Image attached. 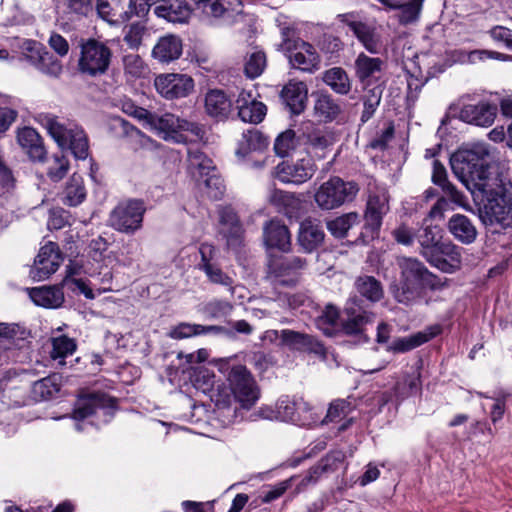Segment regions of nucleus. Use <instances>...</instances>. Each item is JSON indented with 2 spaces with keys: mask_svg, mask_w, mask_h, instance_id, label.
I'll return each instance as SVG.
<instances>
[{
  "mask_svg": "<svg viewBox=\"0 0 512 512\" xmlns=\"http://www.w3.org/2000/svg\"><path fill=\"white\" fill-rule=\"evenodd\" d=\"M35 119L61 148H65L67 139L78 126L52 113H39Z\"/></svg>",
  "mask_w": 512,
  "mask_h": 512,
  "instance_id": "6ab92c4d",
  "label": "nucleus"
},
{
  "mask_svg": "<svg viewBox=\"0 0 512 512\" xmlns=\"http://www.w3.org/2000/svg\"><path fill=\"white\" fill-rule=\"evenodd\" d=\"M124 70L132 77L139 78L143 76L147 67L138 54H127L123 57Z\"/></svg>",
  "mask_w": 512,
  "mask_h": 512,
  "instance_id": "680f3d73",
  "label": "nucleus"
},
{
  "mask_svg": "<svg viewBox=\"0 0 512 512\" xmlns=\"http://www.w3.org/2000/svg\"><path fill=\"white\" fill-rule=\"evenodd\" d=\"M267 64L266 54L261 50L253 51L247 54L244 72L248 78L255 79L260 76Z\"/></svg>",
  "mask_w": 512,
  "mask_h": 512,
  "instance_id": "864d4df0",
  "label": "nucleus"
},
{
  "mask_svg": "<svg viewBox=\"0 0 512 512\" xmlns=\"http://www.w3.org/2000/svg\"><path fill=\"white\" fill-rule=\"evenodd\" d=\"M358 192L357 183L344 181L335 176L320 185L315 192L314 200L322 210H332L353 201Z\"/></svg>",
  "mask_w": 512,
  "mask_h": 512,
  "instance_id": "1a4fd4ad",
  "label": "nucleus"
},
{
  "mask_svg": "<svg viewBox=\"0 0 512 512\" xmlns=\"http://www.w3.org/2000/svg\"><path fill=\"white\" fill-rule=\"evenodd\" d=\"M183 43L179 36L167 34L158 39L152 49V57L160 63H170L182 55Z\"/></svg>",
  "mask_w": 512,
  "mask_h": 512,
  "instance_id": "a878e982",
  "label": "nucleus"
},
{
  "mask_svg": "<svg viewBox=\"0 0 512 512\" xmlns=\"http://www.w3.org/2000/svg\"><path fill=\"white\" fill-rule=\"evenodd\" d=\"M149 11L147 3L134 0H97L98 15L114 25L123 24L133 16L144 17Z\"/></svg>",
  "mask_w": 512,
  "mask_h": 512,
  "instance_id": "9b49d317",
  "label": "nucleus"
},
{
  "mask_svg": "<svg viewBox=\"0 0 512 512\" xmlns=\"http://www.w3.org/2000/svg\"><path fill=\"white\" fill-rule=\"evenodd\" d=\"M218 215L219 233L226 239L227 246L231 248L240 246L244 229L235 209L230 205L220 206Z\"/></svg>",
  "mask_w": 512,
  "mask_h": 512,
  "instance_id": "f3484780",
  "label": "nucleus"
},
{
  "mask_svg": "<svg viewBox=\"0 0 512 512\" xmlns=\"http://www.w3.org/2000/svg\"><path fill=\"white\" fill-rule=\"evenodd\" d=\"M30 299L44 308H58L64 302V293L59 286H41L27 288Z\"/></svg>",
  "mask_w": 512,
  "mask_h": 512,
  "instance_id": "2f4dec72",
  "label": "nucleus"
},
{
  "mask_svg": "<svg viewBox=\"0 0 512 512\" xmlns=\"http://www.w3.org/2000/svg\"><path fill=\"white\" fill-rule=\"evenodd\" d=\"M202 325L200 324H191L182 322L171 328L168 333V336L172 339H184L192 336L201 335Z\"/></svg>",
  "mask_w": 512,
  "mask_h": 512,
  "instance_id": "e2e57ef3",
  "label": "nucleus"
},
{
  "mask_svg": "<svg viewBox=\"0 0 512 512\" xmlns=\"http://www.w3.org/2000/svg\"><path fill=\"white\" fill-rule=\"evenodd\" d=\"M357 212H349L327 222L328 231L336 238H343L355 224L359 223Z\"/></svg>",
  "mask_w": 512,
  "mask_h": 512,
  "instance_id": "a18cd8bd",
  "label": "nucleus"
},
{
  "mask_svg": "<svg viewBox=\"0 0 512 512\" xmlns=\"http://www.w3.org/2000/svg\"><path fill=\"white\" fill-rule=\"evenodd\" d=\"M498 107L489 101H480L477 104H465L458 113V118L468 124L489 127L497 116Z\"/></svg>",
  "mask_w": 512,
  "mask_h": 512,
  "instance_id": "dca6fc26",
  "label": "nucleus"
},
{
  "mask_svg": "<svg viewBox=\"0 0 512 512\" xmlns=\"http://www.w3.org/2000/svg\"><path fill=\"white\" fill-rule=\"evenodd\" d=\"M280 35L277 50L284 53L291 67L307 73H314L320 68L318 52L312 44L302 40L293 27H281Z\"/></svg>",
  "mask_w": 512,
  "mask_h": 512,
  "instance_id": "39448f33",
  "label": "nucleus"
},
{
  "mask_svg": "<svg viewBox=\"0 0 512 512\" xmlns=\"http://www.w3.org/2000/svg\"><path fill=\"white\" fill-rule=\"evenodd\" d=\"M115 405V400L109 395L105 393H92L77 400L73 411V418L81 421L99 413L111 417Z\"/></svg>",
  "mask_w": 512,
  "mask_h": 512,
  "instance_id": "4468645a",
  "label": "nucleus"
},
{
  "mask_svg": "<svg viewBox=\"0 0 512 512\" xmlns=\"http://www.w3.org/2000/svg\"><path fill=\"white\" fill-rule=\"evenodd\" d=\"M264 242L269 248L288 252L291 248V235L286 225L279 220H271L264 226Z\"/></svg>",
  "mask_w": 512,
  "mask_h": 512,
  "instance_id": "c85d7f7f",
  "label": "nucleus"
},
{
  "mask_svg": "<svg viewBox=\"0 0 512 512\" xmlns=\"http://www.w3.org/2000/svg\"><path fill=\"white\" fill-rule=\"evenodd\" d=\"M155 88L166 99H177L188 96L194 88L193 79L186 74H162L156 77Z\"/></svg>",
  "mask_w": 512,
  "mask_h": 512,
  "instance_id": "2eb2a0df",
  "label": "nucleus"
},
{
  "mask_svg": "<svg viewBox=\"0 0 512 512\" xmlns=\"http://www.w3.org/2000/svg\"><path fill=\"white\" fill-rule=\"evenodd\" d=\"M389 10H399L397 15L401 25H408L418 20L424 0H408L402 3L399 0H378Z\"/></svg>",
  "mask_w": 512,
  "mask_h": 512,
  "instance_id": "473e14b6",
  "label": "nucleus"
},
{
  "mask_svg": "<svg viewBox=\"0 0 512 512\" xmlns=\"http://www.w3.org/2000/svg\"><path fill=\"white\" fill-rule=\"evenodd\" d=\"M145 211L146 206L142 200L122 201L110 212L108 224L118 232L133 234L141 228Z\"/></svg>",
  "mask_w": 512,
  "mask_h": 512,
  "instance_id": "9d476101",
  "label": "nucleus"
},
{
  "mask_svg": "<svg viewBox=\"0 0 512 512\" xmlns=\"http://www.w3.org/2000/svg\"><path fill=\"white\" fill-rule=\"evenodd\" d=\"M473 197L483 202L480 219L486 226L512 227V184L504 183L500 178L489 184H482V189Z\"/></svg>",
  "mask_w": 512,
  "mask_h": 512,
  "instance_id": "20e7f679",
  "label": "nucleus"
},
{
  "mask_svg": "<svg viewBox=\"0 0 512 512\" xmlns=\"http://www.w3.org/2000/svg\"><path fill=\"white\" fill-rule=\"evenodd\" d=\"M354 288L358 295L350 296L344 307L346 319L342 328L348 335L362 334L364 327L374 322L375 314L369 309L370 304L384 297L381 282L370 275L358 276Z\"/></svg>",
  "mask_w": 512,
  "mask_h": 512,
  "instance_id": "f257e3e1",
  "label": "nucleus"
},
{
  "mask_svg": "<svg viewBox=\"0 0 512 512\" xmlns=\"http://www.w3.org/2000/svg\"><path fill=\"white\" fill-rule=\"evenodd\" d=\"M324 231L315 220L306 219L300 223L297 241L299 246L307 253L317 249L324 241Z\"/></svg>",
  "mask_w": 512,
  "mask_h": 512,
  "instance_id": "cd10ccee",
  "label": "nucleus"
},
{
  "mask_svg": "<svg viewBox=\"0 0 512 512\" xmlns=\"http://www.w3.org/2000/svg\"><path fill=\"white\" fill-rule=\"evenodd\" d=\"M32 389L35 397L45 400L57 393L59 386L56 383L55 377L49 376L34 382Z\"/></svg>",
  "mask_w": 512,
  "mask_h": 512,
  "instance_id": "bf43d9fd",
  "label": "nucleus"
},
{
  "mask_svg": "<svg viewBox=\"0 0 512 512\" xmlns=\"http://www.w3.org/2000/svg\"><path fill=\"white\" fill-rule=\"evenodd\" d=\"M26 330L15 323L0 322V347L5 350L17 345V341L24 340Z\"/></svg>",
  "mask_w": 512,
  "mask_h": 512,
  "instance_id": "49530a36",
  "label": "nucleus"
},
{
  "mask_svg": "<svg viewBox=\"0 0 512 512\" xmlns=\"http://www.w3.org/2000/svg\"><path fill=\"white\" fill-rule=\"evenodd\" d=\"M199 270L205 273L210 282L229 287L231 293H234V288L232 287L233 279L224 273L217 264H206L205 267L200 268Z\"/></svg>",
  "mask_w": 512,
  "mask_h": 512,
  "instance_id": "13d9d810",
  "label": "nucleus"
},
{
  "mask_svg": "<svg viewBox=\"0 0 512 512\" xmlns=\"http://www.w3.org/2000/svg\"><path fill=\"white\" fill-rule=\"evenodd\" d=\"M147 33L148 29L144 21L132 22L123 28V41L130 49L138 50Z\"/></svg>",
  "mask_w": 512,
  "mask_h": 512,
  "instance_id": "3c124183",
  "label": "nucleus"
},
{
  "mask_svg": "<svg viewBox=\"0 0 512 512\" xmlns=\"http://www.w3.org/2000/svg\"><path fill=\"white\" fill-rule=\"evenodd\" d=\"M218 369L225 374L235 400L243 409H250L258 400L255 380L244 365L230 366L228 360H220Z\"/></svg>",
  "mask_w": 512,
  "mask_h": 512,
  "instance_id": "423d86ee",
  "label": "nucleus"
},
{
  "mask_svg": "<svg viewBox=\"0 0 512 512\" xmlns=\"http://www.w3.org/2000/svg\"><path fill=\"white\" fill-rule=\"evenodd\" d=\"M233 305L225 300L214 299L206 303L203 312L210 318L225 317L231 314Z\"/></svg>",
  "mask_w": 512,
  "mask_h": 512,
  "instance_id": "052dcab7",
  "label": "nucleus"
},
{
  "mask_svg": "<svg viewBox=\"0 0 512 512\" xmlns=\"http://www.w3.org/2000/svg\"><path fill=\"white\" fill-rule=\"evenodd\" d=\"M232 110V101L227 94L219 89L210 90L205 95V111L217 120L228 118Z\"/></svg>",
  "mask_w": 512,
  "mask_h": 512,
  "instance_id": "7c9ffc66",
  "label": "nucleus"
},
{
  "mask_svg": "<svg viewBox=\"0 0 512 512\" xmlns=\"http://www.w3.org/2000/svg\"><path fill=\"white\" fill-rule=\"evenodd\" d=\"M86 198V189L83 178L73 174L66 183L62 194V202L65 205L74 207L81 204Z\"/></svg>",
  "mask_w": 512,
  "mask_h": 512,
  "instance_id": "ea45409f",
  "label": "nucleus"
},
{
  "mask_svg": "<svg viewBox=\"0 0 512 512\" xmlns=\"http://www.w3.org/2000/svg\"><path fill=\"white\" fill-rule=\"evenodd\" d=\"M398 264L403 280L394 292V297L399 303H416L425 296L426 290L441 291L448 286L447 278L433 274L416 258L403 257L398 260Z\"/></svg>",
  "mask_w": 512,
  "mask_h": 512,
  "instance_id": "7ed1b4c3",
  "label": "nucleus"
},
{
  "mask_svg": "<svg viewBox=\"0 0 512 512\" xmlns=\"http://www.w3.org/2000/svg\"><path fill=\"white\" fill-rule=\"evenodd\" d=\"M489 155L488 145L477 143L470 149H459L450 158L452 172L472 195L482 189V184L499 178L490 171L487 162Z\"/></svg>",
  "mask_w": 512,
  "mask_h": 512,
  "instance_id": "f03ea898",
  "label": "nucleus"
},
{
  "mask_svg": "<svg viewBox=\"0 0 512 512\" xmlns=\"http://www.w3.org/2000/svg\"><path fill=\"white\" fill-rule=\"evenodd\" d=\"M308 89L302 81L290 80L281 91V98L291 113L301 114L307 102Z\"/></svg>",
  "mask_w": 512,
  "mask_h": 512,
  "instance_id": "393cba45",
  "label": "nucleus"
},
{
  "mask_svg": "<svg viewBox=\"0 0 512 512\" xmlns=\"http://www.w3.org/2000/svg\"><path fill=\"white\" fill-rule=\"evenodd\" d=\"M203 179V191L207 197L212 200H220L225 193V185L223 179L213 172L209 175L204 176Z\"/></svg>",
  "mask_w": 512,
  "mask_h": 512,
  "instance_id": "5fc2aeb1",
  "label": "nucleus"
},
{
  "mask_svg": "<svg viewBox=\"0 0 512 512\" xmlns=\"http://www.w3.org/2000/svg\"><path fill=\"white\" fill-rule=\"evenodd\" d=\"M17 141L32 161L43 162L46 159L47 151L43 139L35 129L31 127L20 129Z\"/></svg>",
  "mask_w": 512,
  "mask_h": 512,
  "instance_id": "bb28decb",
  "label": "nucleus"
},
{
  "mask_svg": "<svg viewBox=\"0 0 512 512\" xmlns=\"http://www.w3.org/2000/svg\"><path fill=\"white\" fill-rule=\"evenodd\" d=\"M65 148H69L76 159L85 160L89 155L88 138L84 130L77 126L67 139Z\"/></svg>",
  "mask_w": 512,
  "mask_h": 512,
  "instance_id": "09e8293b",
  "label": "nucleus"
},
{
  "mask_svg": "<svg viewBox=\"0 0 512 512\" xmlns=\"http://www.w3.org/2000/svg\"><path fill=\"white\" fill-rule=\"evenodd\" d=\"M69 169V161L63 155H54L53 163L48 167L49 178L58 182L64 178Z\"/></svg>",
  "mask_w": 512,
  "mask_h": 512,
  "instance_id": "0e129e2a",
  "label": "nucleus"
},
{
  "mask_svg": "<svg viewBox=\"0 0 512 512\" xmlns=\"http://www.w3.org/2000/svg\"><path fill=\"white\" fill-rule=\"evenodd\" d=\"M22 57L35 69L49 77L58 78L63 72L61 61L37 41L24 42Z\"/></svg>",
  "mask_w": 512,
  "mask_h": 512,
  "instance_id": "f8f14e48",
  "label": "nucleus"
},
{
  "mask_svg": "<svg viewBox=\"0 0 512 512\" xmlns=\"http://www.w3.org/2000/svg\"><path fill=\"white\" fill-rule=\"evenodd\" d=\"M62 261L59 247L54 242L42 246L34 260L31 274L34 279L44 280L56 272Z\"/></svg>",
  "mask_w": 512,
  "mask_h": 512,
  "instance_id": "a211bd4d",
  "label": "nucleus"
},
{
  "mask_svg": "<svg viewBox=\"0 0 512 512\" xmlns=\"http://www.w3.org/2000/svg\"><path fill=\"white\" fill-rule=\"evenodd\" d=\"M280 340L283 344L294 350L313 353L321 357L326 355L324 345L315 337L306 333L283 329L280 332Z\"/></svg>",
  "mask_w": 512,
  "mask_h": 512,
  "instance_id": "aec40b11",
  "label": "nucleus"
},
{
  "mask_svg": "<svg viewBox=\"0 0 512 512\" xmlns=\"http://www.w3.org/2000/svg\"><path fill=\"white\" fill-rule=\"evenodd\" d=\"M268 146L267 138L256 129H249L242 135L237 155L245 156L251 151L261 150Z\"/></svg>",
  "mask_w": 512,
  "mask_h": 512,
  "instance_id": "c03bdc74",
  "label": "nucleus"
},
{
  "mask_svg": "<svg viewBox=\"0 0 512 512\" xmlns=\"http://www.w3.org/2000/svg\"><path fill=\"white\" fill-rule=\"evenodd\" d=\"M277 417L282 421L305 425L310 422V417L297 415V400L288 397L281 398L276 404Z\"/></svg>",
  "mask_w": 512,
  "mask_h": 512,
  "instance_id": "37998d69",
  "label": "nucleus"
},
{
  "mask_svg": "<svg viewBox=\"0 0 512 512\" xmlns=\"http://www.w3.org/2000/svg\"><path fill=\"white\" fill-rule=\"evenodd\" d=\"M322 81L339 95H347L352 88L347 72L341 67H333L324 71Z\"/></svg>",
  "mask_w": 512,
  "mask_h": 512,
  "instance_id": "c9c22d12",
  "label": "nucleus"
},
{
  "mask_svg": "<svg viewBox=\"0 0 512 512\" xmlns=\"http://www.w3.org/2000/svg\"><path fill=\"white\" fill-rule=\"evenodd\" d=\"M345 454L340 450H335L327 453L316 464L315 467L321 475L334 473L338 470L340 464L343 463Z\"/></svg>",
  "mask_w": 512,
  "mask_h": 512,
  "instance_id": "6e6d98bb",
  "label": "nucleus"
},
{
  "mask_svg": "<svg viewBox=\"0 0 512 512\" xmlns=\"http://www.w3.org/2000/svg\"><path fill=\"white\" fill-rule=\"evenodd\" d=\"M188 168L195 177L204 178L216 171L213 161L198 148H188Z\"/></svg>",
  "mask_w": 512,
  "mask_h": 512,
  "instance_id": "58836bf2",
  "label": "nucleus"
},
{
  "mask_svg": "<svg viewBox=\"0 0 512 512\" xmlns=\"http://www.w3.org/2000/svg\"><path fill=\"white\" fill-rule=\"evenodd\" d=\"M117 121L122 127L123 132L128 137L134 150L146 149L156 150L159 144L141 130L130 124L128 121L118 118Z\"/></svg>",
  "mask_w": 512,
  "mask_h": 512,
  "instance_id": "e433bc0d",
  "label": "nucleus"
},
{
  "mask_svg": "<svg viewBox=\"0 0 512 512\" xmlns=\"http://www.w3.org/2000/svg\"><path fill=\"white\" fill-rule=\"evenodd\" d=\"M315 171V162L307 155L295 162L282 161L275 167L274 176L283 183L302 184L311 179Z\"/></svg>",
  "mask_w": 512,
  "mask_h": 512,
  "instance_id": "ddd939ff",
  "label": "nucleus"
},
{
  "mask_svg": "<svg viewBox=\"0 0 512 512\" xmlns=\"http://www.w3.org/2000/svg\"><path fill=\"white\" fill-rule=\"evenodd\" d=\"M447 228L454 239L464 245L474 243L478 236L476 225L464 214L452 215L448 220Z\"/></svg>",
  "mask_w": 512,
  "mask_h": 512,
  "instance_id": "b1692460",
  "label": "nucleus"
},
{
  "mask_svg": "<svg viewBox=\"0 0 512 512\" xmlns=\"http://www.w3.org/2000/svg\"><path fill=\"white\" fill-rule=\"evenodd\" d=\"M52 342V351L50 353L51 358L53 360H59V364H64V359L70 355H72L77 348V344L75 339L70 338L66 335H60L57 337H53L51 339Z\"/></svg>",
  "mask_w": 512,
  "mask_h": 512,
  "instance_id": "8fccbe9b",
  "label": "nucleus"
},
{
  "mask_svg": "<svg viewBox=\"0 0 512 512\" xmlns=\"http://www.w3.org/2000/svg\"><path fill=\"white\" fill-rule=\"evenodd\" d=\"M296 134L293 130L287 129L280 133L274 142V151L280 157H286L296 147Z\"/></svg>",
  "mask_w": 512,
  "mask_h": 512,
  "instance_id": "4d7b16f0",
  "label": "nucleus"
},
{
  "mask_svg": "<svg viewBox=\"0 0 512 512\" xmlns=\"http://www.w3.org/2000/svg\"><path fill=\"white\" fill-rule=\"evenodd\" d=\"M154 13L172 23H184L191 14V8L183 0H162L154 8Z\"/></svg>",
  "mask_w": 512,
  "mask_h": 512,
  "instance_id": "c756f323",
  "label": "nucleus"
},
{
  "mask_svg": "<svg viewBox=\"0 0 512 512\" xmlns=\"http://www.w3.org/2000/svg\"><path fill=\"white\" fill-rule=\"evenodd\" d=\"M424 227L419 231L417 240L421 246V255L423 257L430 255L440 243L441 229L438 226L431 224H424Z\"/></svg>",
  "mask_w": 512,
  "mask_h": 512,
  "instance_id": "79ce46f5",
  "label": "nucleus"
},
{
  "mask_svg": "<svg viewBox=\"0 0 512 512\" xmlns=\"http://www.w3.org/2000/svg\"><path fill=\"white\" fill-rule=\"evenodd\" d=\"M78 70L81 74L98 77L104 75L111 64L112 50L103 41L95 38L82 39L79 43Z\"/></svg>",
  "mask_w": 512,
  "mask_h": 512,
  "instance_id": "6e6552de",
  "label": "nucleus"
},
{
  "mask_svg": "<svg viewBox=\"0 0 512 512\" xmlns=\"http://www.w3.org/2000/svg\"><path fill=\"white\" fill-rule=\"evenodd\" d=\"M490 37L502 43L507 49L512 50V30L504 26H494L489 30Z\"/></svg>",
  "mask_w": 512,
  "mask_h": 512,
  "instance_id": "338daca9",
  "label": "nucleus"
},
{
  "mask_svg": "<svg viewBox=\"0 0 512 512\" xmlns=\"http://www.w3.org/2000/svg\"><path fill=\"white\" fill-rule=\"evenodd\" d=\"M340 319V311L333 304H327L316 317L315 324L324 334L331 336Z\"/></svg>",
  "mask_w": 512,
  "mask_h": 512,
  "instance_id": "de8ad7c7",
  "label": "nucleus"
},
{
  "mask_svg": "<svg viewBox=\"0 0 512 512\" xmlns=\"http://www.w3.org/2000/svg\"><path fill=\"white\" fill-rule=\"evenodd\" d=\"M341 107L328 93H318L314 104V113L321 121L331 122L337 118Z\"/></svg>",
  "mask_w": 512,
  "mask_h": 512,
  "instance_id": "4c0bfd02",
  "label": "nucleus"
},
{
  "mask_svg": "<svg viewBox=\"0 0 512 512\" xmlns=\"http://www.w3.org/2000/svg\"><path fill=\"white\" fill-rule=\"evenodd\" d=\"M180 124L181 119L171 113H165L163 115L155 113L149 128L164 139V136L174 132V129H179Z\"/></svg>",
  "mask_w": 512,
  "mask_h": 512,
  "instance_id": "603ef678",
  "label": "nucleus"
},
{
  "mask_svg": "<svg viewBox=\"0 0 512 512\" xmlns=\"http://www.w3.org/2000/svg\"><path fill=\"white\" fill-rule=\"evenodd\" d=\"M318 46L321 52L329 55L330 57H333L342 50L343 43L337 36L332 34H324L319 40Z\"/></svg>",
  "mask_w": 512,
  "mask_h": 512,
  "instance_id": "69168bd1",
  "label": "nucleus"
},
{
  "mask_svg": "<svg viewBox=\"0 0 512 512\" xmlns=\"http://www.w3.org/2000/svg\"><path fill=\"white\" fill-rule=\"evenodd\" d=\"M362 86L364 89V95L362 97L364 109L361 114V121L365 123L372 118L380 105L384 88L381 84Z\"/></svg>",
  "mask_w": 512,
  "mask_h": 512,
  "instance_id": "a19ab883",
  "label": "nucleus"
},
{
  "mask_svg": "<svg viewBox=\"0 0 512 512\" xmlns=\"http://www.w3.org/2000/svg\"><path fill=\"white\" fill-rule=\"evenodd\" d=\"M238 116L243 122L258 124L263 121L267 107L253 98L250 92L242 91L236 100Z\"/></svg>",
  "mask_w": 512,
  "mask_h": 512,
  "instance_id": "5701e85b",
  "label": "nucleus"
},
{
  "mask_svg": "<svg viewBox=\"0 0 512 512\" xmlns=\"http://www.w3.org/2000/svg\"><path fill=\"white\" fill-rule=\"evenodd\" d=\"M390 196L386 186L370 180L367 184V201L364 211V232L367 237L378 235L384 216L389 212Z\"/></svg>",
  "mask_w": 512,
  "mask_h": 512,
  "instance_id": "0eeeda50",
  "label": "nucleus"
},
{
  "mask_svg": "<svg viewBox=\"0 0 512 512\" xmlns=\"http://www.w3.org/2000/svg\"><path fill=\"white\" fill-rule=\"evenodd\" d=\"M198 9H202L207 16L233 20L242 12L240 0H193Z\"/></svg>",
  "mask_w": 512,
  "mask_h": 512,
  "instance_id": "412c9836",
  "label": "nucleus"
},
{
  "mask_svg": "<svg viewBox=\"0 0 512 512\" xmlns=\"http://www.w3.org/2000/svg\"><path fill=\"white\" fill-rule=\"evenodd\" d=\"M48 44L52 50L60 57H65L69 52L68 41L60 34L52 32L48 39Z\"/></svg>",
  "mask_w": 512,
  "mask_h": 512,
  "instance_id": "774afa93",
  "label": "nucleus"
},
{
  "mask_svg": "<svg viewBox=\"0 0 512 512\" xmlns=\"http://www.w3.org/2000/svg\"><path fill=\"white\" fill-rule=\"evenodd\" d=\"M440 333L441 327L439 325L430 326L423 331H419L408 337H403L395 340L391 346V349L394 352L405 353L421 346L422 344L433 339Z\"/></svg>",
  "mask_w": 512,
  "mask_h": 512,
  "instance_id": "72a5a7b5",
  "label": "nucleus"
},
{
  "mask_svg": "<svg viewBox=\"0 0 512 512\" xmlns=\"http://www.w3.org/2000/svg\"><path fill=\"white\" fill-rule=\"evenodd\" d=\"M351 31L368 52L371 54L380 52L381 37L374 26L365 22L352 23Z\"/></svg>",
  "mask_w": 512,
  "mask_h": 512,
  "instance_id": "f704fd0d",
  "label": "nucleus"
},
{
  "mask_svg": "<svg viewBox=\"0 0 512 512\" xmlns=\"http://www.w3.org/2000/svg\"><path fill=\"white\" fill-rule=\"evenodd\" d=\"M355 75L362 85L371 86L373 81L380 79L384 61L378 57H370L361 52L355 60Z\"/></svg>",
  "mask_w": 512,
  "mask_h": 512,
  "instance_id": "4be33fe9",
  "label": "nucleus"
}]
</instances>
